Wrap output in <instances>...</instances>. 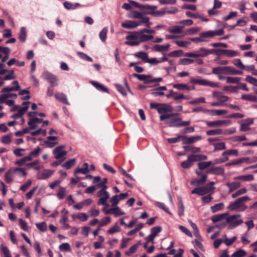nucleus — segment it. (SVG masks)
I'll return each mask as SVG.
<instances>
[{
    "label": "nucleus",
    "mask_w": 257,
    "mask_h": 257,
    "mask_svg": "<svg viewBox=\"0 0 257 257\" xmlns=\"http://www.w3.org/2000/svg\"><path fill=\"white\" fill-rule=\"evenodd\" d=\"M250 198L247 196L241 197L236 199L234 202L230 203L227 209L230 211H243L247 208L244 202L250 200Z\"/></svg>",
    "instance_id": "obj_1"
},
{
    "label": "nucleus",
    "mask_w": 257,
    "mask_h": 257,
    "mask_svg": "<svg viewBox=\"0 0 257 257\" xmlns=\"http://www.w3.org/2000/svg\"><path fill=\"white\" fill-rule=\"evenodd\" d=\"M125 39L127 40L124 42L126 45L130 46H138L141 43L140 41V30L138 31L131 32L129 33V35L126 36Z\"/></svg>",
    "instance_id": "obj_2"
},
{
    "label": "nucleus",
    "mask_w": 257,
    "mask_h": 257,
    "mask_svg": "<svg viewBox=\"0 0 257 257\" xmlns=\"http://www.w3.org/2000/svg\"><path fill=\"white\" fill-rule=\"evenodd\" d=\"M240 215L239 214L226 216L225 220L228 224V229H232L243 223V220L239 219Z\"/></svg>",
    "instance_id": "obj_3"
},
{
    "label": "nucleus",
    "mask_w": 257,
    "mask_h": 257,
    "mask_svg": "<svg viewBox=\"0 0 257 257\" xmlns=\"http://www.w3.org/2000/svg\"><path fill=\"white\" fill-rule=\"evenodd\" d=\"M97 196L99 197L98 201V205H102L105 207H108L109 204L107 203V201L109 198V194L104 189H101L97 193Z\"/></svg>",
    "instance_id": "obj_4"
},
{
    "label": "nucleus",
    "mask_w": 257,
    "mask_h": 257,
    "mask_svg": "<svg viewBox=\"0 0 257 257\" xmlns=\"http://www.w3.org/2000/svg\"><path fill=\"white\" fill-rule=\"evenodd\" d=\"M17 170H21L23 172V175L24 176H26L27 174V172L26 171V169L23 168H12L10 169L9 171H8L5 175V178L6 180V181L7 183H11L13 178H14V175L16 174Z\"/></svg>",
    "instance_id": "obj_5"
},
{
    "label": "nucleus",
    "mask_w": 257,
    "mask_h": 257,
    "mask_svg": "<svg viewBox=\"0 0 257 257\" xmlns=\"http://www.w3.org/2000/svg\"><path fill=\"white\" fill-rule=\"evenodd\" d=\"M214 189V187H211L209 184H207L204 186L195 188L191 191V193L202 196L210 192Z\"/></svg>",
    "instance_id": "obj_6"
},
{
    "label": "nucleus",
    "mask_w": 257,
    "mask_h": 257,
    "mask_svg": "<svg viewBox=\"0 0 257 257\" xmlns=\"http://www.w3.org/2000/svg\"><path fill=\"white\" fill-rule=\"evenodd\" d=\"M231 123L230 120H218L215 121H207L206 124L208 127H217L222 126H228Z\"/></svg>",
    "instance_id": "obj_7"
},
{
    "label": "nucleus",
    "mask_w": 257,
    "mask_h": 257,
    "mask_svg": "<svg viewBox=\"0 0 257 257\" xmlns=\"http://www.w3.org/2000/svg\"><path fill=\"white\" fill-rule=\"evenodd\" d=\"M65 146L61 145L55 148L53 151V153L54 155V157L56 159H61L65 157L67 152L64 150Z\"/></svg>",
    "instance_id": "obj_8"
},
{
    "label": "nucleus",
    "mask_w": 257,
    "mask_h": 257,
    "mask_svg": "<svg viewBox=\"0 0 257 257\" xmlns=\"http://www.w3.org/2000/svg\"><path fill=\"white\" fill-rule=\"evenodd\" d=\"M240 124L239 131L246 132L250 130V125L253 123V118H249L243 119L239 122Z\"/></svg>",
    "instance_id": "obj_9"
},
{
    "label": "nucleus",
    "mask_w": 257,
    "mask_h": 257,
    "mask_svg": "<svg viewBox=\"0 0 257 257\" xmlns=\"http://www.w3.org/2000/svg\"><path fill=\"white\" fill-rule=\"evenodd\" d=\"M42 77L47 80L52 86L57 85V79L54 75L48 72H44L42 74Z\"/></svg>",
    "instance_id": "obj_10"
},
{
    "label": "nucleus",
    "mask_w": 257,
    "mask_h": 257,
    "mask_svg": "<svg viewBox=\"0 0 257 257\" xmlns=\"http://www.w3.org/2000/svg\"><path fill=\"white\" fill-rule=\"evenodd\" d=\"M202 137L200 136L188 137L186 136H182V141L184 144H190L201 140Z\"/></svg>",
    "instance_id": "obj_11"
},
{
    "label": "nucleus",
    "mask_w": 257,
    "mask_h": 257,
    "mask_svg": "<svg viewBox=\"0 0 257 257\" xmlns=\"http://www.w3.org/2000/svg\"><path fill=\"white\" fill-rule=\"evenodd\" d=\"M54 173V171L51 170H44L42 172H39L37 174V178L38 179H46L51 177Z\"/></svg>",
    "instance_id": "obj_12"
},
{
    "label": "nucleus",
    "mask_w": 257,
    "mask_h": 257,
    "mask_svg": "<svg viewBox=\"0 0 257 257\" xmlns=\"http://www.w3.org/2000/svg\"><path fill=\"white\" fill-rule=\"evenodd\" d=\"M212 94L213 96L218 100L222 105H223L224 103L227 101L229 99L228 97L222 95L221 93L219 92L213 91Z\"/></svg>",
    "instance_id": "obj_13"
},
{
    "label": "nucleus",
    "mask_w": 257,
    "mask_h": 257,
    "mask_svg": "<svg viewBox=\"0 0 257 257\" xmlns=\"http://www.w3.org/2000/svg\"><path fill=\"white\" fill-rule=\"evenodd\" d=\"M140 19L139 21H135V25H137V27L141 25H145L147 27H150L152 25V23L150 22L149 18L145 15L141 18Z\"/></svg>",
    "instance_id": "obj_14"
},
{
    "label": "nucleus",
    "mask_w": 257,
    "mask_h": 257,
    "mask_svg": "<svg viewBox=\"0 0 257 257\" xmlns=\"http://www.w3.org/2000/svg\"><path fill=\"white\" fill-rule=\"evenodd\" d=\"M173 110V108L170 105L165 103L160 104V106L158 109V112L160 114L172 112Z\"/></svg>",
    "instance_id": "obj_15"
},
{
    "label": "nucleus",
    "mask_w": 257,
    "mask_h": 257,
    "mask_svg": "<svg viewBox=\"0 0 257 257\" xmlns=\"http://www.w3.org/2000/svg\"><path fill=\"white\" fill-rule=\"evenodd\" d=\"M90 172L88 168V164L87 163H84L82 165V167L81 168H77L74 172V174L75 176L78 173H81L83 174H87Z\"/></svg>",
    "instance_id": "obj_16"
},
{
    "label": "nucleus",
    "mask_w": 257,
    "mask_h": 257,
    "mask_svg": "<svg viewBox=\"0 0 257 257\" xmlns=\"http://www.w3.org/2000/svg\"><path fill=\"white\" fill-rule=\"evenodd\" d=\"M225 74L228 75H242L243 72L241 71L234 69L230 66L224 67Z\"/></svg>",
    "instance_id": "obj_17"
},
{
    "label": "nucleus",
    "mask_w": 257,
    "mask_h": 257,
    "mask_svg": "<svg viewBox=\"0 0 257 257\" xmlns=\"http://www.w3.org/2000/svg\"><path fill=\"white\" fill-rule=\"evenodd\" d=\"M184 28V26H173L168 29V32L172 34H180L182 32V30Z\"/></svg>",
    "instance_id": "obj_18"
},
{
    "label": "nucleus",
    "mask_w": 257,
    "mask_h": 257,
    "mask_svg": "<svg viewBox=\"0 0 257 257\" xmlns=\"http://www.w3.org/2000/svg\"><path fill=\"white\" fill-rule=\"evenodd\" d=\"M226 185L229 188V192H231L238 188L241 186V183L239 182L234 181L232 182H227L226 183Z\"/></svg>",
    "instance_id": "obj_19"
},
{
    "label": "nucleus",
    "mask_w": 257,
    "mask_h": 257,
    "mask_svg": "<svg viewBox=\"0 0 257 257\" xmlns=\"http://www.w3.org/2000/svg\"><path fill=\"white\" fill-rule=\"evenodd\" d=\"M121 25L123 28L132 29L137 28V25H135V21L126 20L125 22L122 23Z\"/></svg>",
    "instance_id": "obj_20"
},
{
    "label": "nucleus",
    "mask_w": 257,
    "mask_h": 257,
    "mask_svg": "<svg viewBox=\"0 0 257 257\" xmlns=\"http://www.w3.org/2000/svg\"><path fill=\"white\" fill-rule=\"evenodd\" d=\"M140 43H143L152 40L154 37L152 35H148L145 34V32L142 29L140 30Z\"/></svg>",
    "instance_id": "obj_21"
},
{
    "label": "nucleus",
    "mask_w": 257,
    "mask_h": 257,
    "mask_svg": "<svg viewBox=\"0 0 257 257\" xmlns=\"http://www.w3.org/2000/svg\"><path fill=\"white\" fill-rule=\"evenodd\" d=\"M198 84L204 86H209L211 87H218V84L207 81L205 79H199Z\"/></svg>",
    "instance_id": "obj_22"
},
{
    "label": "nucleus",
    "mask_w": 257,
    "mask_h": 257,
    "mask_svg": "<svg viewBox=\"0 0 257 257\" xmlns=\"http://www.w3.org/2000/svg\"><path fill=\"white\" fill-rule=\"evenodd\" d=\"M181 121L182 119L180 117L171 118L166 120L165 123L169 124L170 126L176 127V125L178 124Z\"/></svg>",
    "instance_id": "obj_23"
},
{
    "label": "nucleus",
    "mask_w": 257,
    "mask_h": 257,
    "mask_svg": "<svg viewBox=\"0 0 257 257\" xmlns=\"http://www.w3.org/2000/svg\"><path fill=\"white\" fill-rule=\"evenodd\" d=\"M227 215L228 213L217 214L212 216L211 218V220L212 222L214 223L222 221L223 219L225 220V218L226 216H227Z\"/></svg>",
    "instance_id": "obj_24"
},
{
    "label": "nucleus",
    "mask_w": 257,
    "mask_h": 257,
    "mask_svg": "<svg viewBox=\"0 0 257 257\" xmlns=\"http://www.w3.org/2000/svg\"><path fill=\"white\" fill-rule=\"evenodd\" d=\"M193 159L191 155H189L187 160L182 162L181 164V166L184 169H187L190 168L193 163Z\"/></svg>",
    "instance_id": "obj_25"
},
{
    "label": "nucleus",
    "mask_w": 257,
    "mask_h": 257,
    "mask_svg": "<svg viewBox=\"0 0 257 257\" xmlns=\"http://www.w3.org/2000/svg\"><path fill=\"white\" fill-rule=\"evenodd\" d=\"M207 178V176L206 175H203L202 176L201 178L200 179H195L192 180L191 182V184L194 186H197L199 185L203 184L206 181Z\"/></svg>",
    "instance_id": "obj_26"
},
{
    "label": "nucleus",
    "mask_w": 257,
    "mask_h": 257,
    "mask_svg": "<svg viewBox=\"0 0 257 257\" xmlns=\"http://www.w3.org/2000/svg\"><path fill=\"white\" fill-rule=\"evenodd\" d=\"M55 98L59 101L65 103L66 104H69L67 101V97L66 95L63 93H56L54 95Z\"/></svg>",
    "instance_id": "obj_27"
},
{
    "label": "nucleus",
    "mask_w": 257,
    "mask_h": 257,
    "mask_svg": "<svg viewBox=\"0 0 257 257\" xmlns=\"http://www.w3.org/2000/svg\"><path fill=\"white\" fill-rule=\"evenodd\" d=\"M234 180H241L244 181H250L254 180L252 175H241L233 178Z\"/></svg>",
    "instance_id": "obj_28"
},
{
    "label": "nucleus",
    "mask_w": 257,
    "mask_h": 257,
    "mask_svg": "<svg viewBox=\"0 0 257 257\" xmlns=\"http://www.w3.org/2000/svg\"><path fill=\"white\" fill-rule=\"evenodd\" d=\"M91 83L98 90L100 91L105 92L106 93H109V91L108 89L104 87L103 85L96 82L95 81H91Z\"/></svg>",
    "instance_id": "obj_29"
},
{
    "label": "nucleus",
    "mask_w": 257,
    "mask_h": 257,
    "mask_svg": "<svg viewBox=\"0 0 257 257\" xmlns=\"http://www.w3.org/2000/svg\"><path fill=\"white\" fill-rule=\"evenodd\" d=\"M143 7L142 10H145L146 14L152 15L151 12H154V10L157 9V6H156L145 5H143Z\"/></svg>",
    "instance_id": "obj_30"
},
{
    "label": "nucleus",
    "mask_w": 257,
    "mask_h": 257,
    "mask_svg": "<svg viewBox=\"0 0 257 257\" xmlns=\"http://www.w3.org/2000/svg\"><path fill=\"white\" fill-rule=\"evenodd\" d=\"M170 47V45L169 44L163 45H156L154 46V49L157 52H163L168 50Z\"/></svg>",
    "instance_id": "obj_31"
},
{
    "label": "nucleus",
    "mask_w": 257,
    "mask_h": 257,
    "mask_svg": "<svg viewBox=\"0 0 257 257\" xmlns=\"http://www.w3.org/2000/svg\"><path fill=\"white\" fill-rule=\"evenodd\" d=\"M223 237L224 238V243L228 246L231 245L237 239L236 236H233L230 239H229L227 237V235L226 234H224L223 235Z\"/></svg>",
    "instance_id": "obj_32"
},
{
    "label": "nucleus",
    "mask_w": 257,
    "mask_h": 257,
    "mask_svg": "<svg viewBox=\"0 0 257 257\" xmlns=\"http://www.w3.org/2000/svg\"><path fill=\"white\" fill-rule=\"evenodd\" d=\"M17 95L14 93H4L0 95V103H3L9 97L16 98Z\"/></svg>",
    "instance_id": "obj_33"
},
{
    "label": "nucleus",
    "mask_w": 257,
    "mask_h": 257,
    "mask_svg": "<svg viewBox=\"0 0 257 257\" xmlns=\"http://www.w3.org/2000/svg\"><path fill=\"white\" fill-rule=\"evenodd\" d=\"M208 172L215 174V175H220L222 174L224 172V168L220 167H217L213 168L211 169Z\"/></svg>",
    "instance_id": "obj_34"
},
{
    "label": "nucleus",
    "mask_w": 257,
    "mask_h": 257,
    "mask_svg": "<svg viewBox=\"0 0 257 257\" xmlns=\"http://www.w3.org/2000/svg\"><path fill=\"white\" fill-rule=\"evenodd\" d=\"M214 164L211 161L202 162L198 164V166L200 170H204L210 166H213Z\"/></svg>",
    "instance_id": "obj_35"
},
{
    "label": "nucleus",
    "mask_w": 257,
    "mask_h": 257,
    "mask_svg": "<svg viewBox=\"0 0 257 257\" xmlns=\"http://www.w3.org/2000/svg\"><path fill=\"white\" fill-rule=\"evenodd\" d=\"M107 32V28L105 27L100 31L99 34V38L102 42H105L106 40Z\"/></svg>",
    "instance_id": "obj_36"
},
{
    "label": "nucleus",
    "mask_w": 257,
    "mask_h": 257,
    "mask_svg": "<svg viewBox=\"0 0 257 257\" xmlns=\"http://www.w3.org/2000/svg\"><path fill=\"white\" fill-rule=\"evenodd\" d=\"M134 56L136 58H139L141 59L142 60L144 61L145 62H147V61L148 58V54L146 52H139L136 53L134 54Z\"/></svg>",
    "instance_id": "obj_37"
},
{
    "label": "nucleus",
    "mask_w": 257,
    "mask_h": 257,
    "mask_svg": "<svg viewBox=\"0 0 257 257\" xmlns=\"http://www.w3.org/2000/svg\"><path fill=\"white\" fill-rule=\"evenodd\" d=\"M239 53L234 50L225 49L224 55L228 57H233L238 56Z\"/></svg>",
    "instance_id": "obj_38"
},
{
    "label": "nucleus",
    "mask_w": 257,
    "mask_h": 257,
    "mask_svg": "<svg viewBox=\"0 0 257 257\" xmlns=\"http://www.w3.org/2000/svg\"><path fill=\"white\" fill-rule=\"evenodd\" d=\"M246 255V251L242 249H239L235 251L230 257H245Z\"/></svg>",
    "instance_id": "obj_39"
},
{
    "label": "nucleus",
    "mask_w": 257,
    "mask_h": 257,
    "mask_svg": "<svg viewBox=\"0 0 257 257\" xmlns=\"http://www.w3.org/2000/svg\"><path fill=\"white\" fill-rule=\"evenodd\" d=\"M241 99L248 100L251 102L257 101V97L255 95L251 94H243L241 96Z\"/></svg>",
    "instance_id": "obj_40"
},
{
    "label": "nucleus",
    "mask_w": 257,
    "mask_h": 257,
    "mask_svg": "<svg viewBox=\"0 0 257 257\" xmlns=\"http://www.w3.org/2000/svg\"><path fill=\"white\" fill-rule=\"evenodd\" d=\"M223 133L222 130L220 128L209 130L206 132V134L208 136L219 135L223 134Z\"/></svg>",
    "instance_id": "obj_41"
},
{
    "label": "nucleus",
    "mask_w": 257,
    "mask_h": 257,
    "mask_svg": "<svg viewBox=\"0 0 257 257\" xmlns=\"http://www.w3.org/2000/svg\"><path fill=\"white\" fill-rule=\"evenodd\" d=\"M227 83L238 84L239 83L241 78L238 77H226Z\"/></svg>",
    "instance_id": "obj_42"
},
{
    "label": "nucleus",
    "mask_w": 257,
    "mask_h": 257,
    "mask_svg": "<svg viewBox=\"0 0 257 257\" xmlns=\"http://www.w3.org/2000/svg\"><path fill=\"white\" fill-rule=\"evenodd\" d=\"M191 156L194 162L206 160L207 159L206 156L203 155H191Z\"/></svg>",
    "instance_id": "obj_43"
},
{
    "label": "nucleus",
    "mask_w": 257,
    "mask_h": 257,
    "mask_svg": "<svg viewBox=\"0 0 257 257\" xmlns=\"http://www.w3.org/2000/svg\"><path fill=\"white\" fill-rule=\"evenodd\" d=\"M173 87L179 90H189L190 89V88L186 84L179 83V84H175L173 85Z\"/></svg>",
    "instance_id": "obj_44"
},
{
    "label": "nucleus",
    "mask_w": 257,
    "mask_h": 257,
    "mask_svg": "<svg viewBox=\"0 0 257 257\" xmlns=\"http://www.w3.org/2000/svg\"><path fill=\"white\" fill-rule=\"evenodd\" d=\"M76 160L75 159H72L71 160H70L66 162H65L64 164H63L62 166L63 167H65L67 169H69L72 167H73L76 163Z\"/></svg>",
    "instance_id": "obj_45"
},
{
    "label": "nucleus",
    "mask_w": 257,
    "mask_h": 257,
    "mask_svg": "<svg viewBox=\"0 0 257 257\" xmlns=\"http://www.w3.org/2000/svg\"><path fill=\"white\" fill-rule=\"evenodd\" d=\"M140 244V243H138L132 246L129 248L128 250L125 252V254L129 256L131 255L132 254L135 253L137 251Z\"/></svg>",
    "instance_id": "obj_46"
},
{
    "label": "nucleus",
    "mask_w": 257,
    "mask_h": 257,
    "mask_svg": "<svg viewBox=\"0 0 257 257\" xmlns=\"http://www.w3.org/2000/svg\"><path fill=\"white\" fill-rule=\"evenodd\" d=\"M184 149L186 151H191L193 153L199 152L200 148L198 147H193L191 146H185L183 147Z\"/></svg>",
    "instance_id": "obj_47"
},
{
    "label": "nucleus",
    "mask_w": 257,
    "mask_h": 257,
    "mask_svg": "<svg viewBox=\"0 0 257 257\" xmlns=\"http://www.w3.org/2000/svg\"><path fill=\"white\" fill-rule=\"evenodd\" d=\"M184 55L183 51L181 50H175L169 53L168 54L169 57H178Z\"/></svg>",
    "instance_id": "obj_48"
},
{
    "label": "nucleus",
    "mask_w": 257,
    "mask_h": 257,
    "mask_svg": "<svg viewBox=\"0 0 257 257\" xmlns=\"http://www.w3.org/2000/svg\"><path fill=\"white\" fill-rule=\"evenodd\" d=\"M247 192V189L246 188L243 187L242 188L238 190H237L235 193L232 194L231 197L232 198H235L240 195L245 194Z\"/></svg>",
    "instance_id": "obj_49"
},
{
    "label": "nucleus",
    "mask_w": 257,
    "mask_h": 257,
    "mask_svg": "<svg viewBox=\"0 0 257 257\" xmlns=\"http://www.w3.org/2000/svg\"><path fill=\"white\" fill-rule=\"evenodd\" d=\"M224 207V204L223 203H219L218 204H216L214 205L211 207V210L213 213H215L217 211H218Z\"/></svg>",
    "instance_id": "obj_50"
},
{
    "label": "nucleus",
    "mask_w": 257,
    "mask_h": 257,
    "mask_svg": "<svg viewBox=\"0 0 257 257\" xmlns=\"http://www.w3.org/2000/svg\"><path fill=\"white\" fill-rule=\"evenodd\" d=\"M198 57H203L207 56V49L204 47L200 48L196 51Z\"/></svg>",
    "instance_id": "obj_51"
},
{
    "label": "nucleus",
    "mask_w": 257,
    "mask_h": 257,
    "mask_svg": "<svg viewBox=\"0 0 257 257\" xmlns=\"http://www.w3.org/2000/svg\"><path fill=\"white\" fill-rule=\"evenodd\" d=\"M26 38V30L25 27L21 28L19 33V39L22 42H24Z\"/></svg>",
    "instance_id": "obj_52"
},
{
    "label": "nucleus",
    "mask_w": 257,
    "mask_h": 257,
    "mask_svg": "<svg viewBox=\"0 0 257 257\" xmlns=\"http://www.w3.org/2000/svg\"><path fill=\"white\" fill-rule=\"evenodd\" d=\"M200 36L203 37V39L207 38H213L215 36L214 31H208L205 32L201 33Z\"/></svg>",
    "instance_id": "obj_53"
},
{
    "label": "nucleus",
    "mask_w": 257,
    "mask_h": 257,
    "mask_svg": "<svg viewBox=\"0 0 257 257\" xmlns=\"http://www.w3.org/2000/svg\"><path fill=\"white\" fill-rule=\"evenodd\" d=\"M67 220H68L67 215H63L62 216L61 219L59 221L60 223L64 226V228L65 229H68L70 227V225L67 223Z\"/></svg>",
    "instance_id": "obj_54"
},
{
    "label": "nucleus",
    "mask_w": 257,
    "mask_h": 257,
    "mask_svg": "<svg viewBox=\"0 0 257 257\" xmlns=\"http://www.w3.org/2000/svg\"><path fill=\"white\" fill-rule=\"evenodd\" d=\"M112 214L115 217L124 214V212L122 211L118 206L113 207Z\"/></svg>",
    "instance_id": "obj_55"
},
{
    "label": "nucleus",
    "mask_w": 257,
    "mask_h": 257,
    "mask_svg": "<svg viewBox=\"0 0 257 257\" xmlns=\"http://www.w3.org/2000/svg\"><path fill=\"white\" fill-rule=\"evenodd\" d=\"M194 60L189 58H182L180 59L179 63L181 65H187L193 63Z\"/></svg>",
    "instance_id": "obj_56"
},
{
    "label": "nucleus",
    "mask_w": 257,
    "mask_h": 257,
    "mask_svg": "<svg viewBox=\"0 0 257 257\" xmlns=\"http://www.w3.org/2000/svg\"><path fill=\"white\" fill-rule=\"evenodd\" d=\"M21 88L20 86H15L11 87H5L2 90V92H7L13 91H17Z\"/></svg>",
    "instance_id": "obj_57"
},
{
    "label": "nucleus",
    "mask_w": 257,
    "mask_h": 257,
    "mask_svg": "<svg viewBox=\"0 0 257 257\" xmlns=\"http://www.w3.org/2000/svg\"><path fill=\"white\" fill-rule=\"evenodd\" d=\"M79 3H75L74 4H71L68 2H65L64 3V6L66 9L71 10V9H75L77 7L79 6Z\"/></svg>",
    "instance_id": "obj_58"
},
{
    "label": "nucleus",
    "mask_w": 257,
    "mask_h": 257,
    "mask_svg": "<svg viewBox=\"0 0 257 257\" xmlns=\"http://www.w3.org/2000/svg\"><path fill=\"white\" fill-rule=\"evenodd\" d=\"M214 151L222 150L226 149L225 144L223 142L215 143L213 144Z\"/></svg>",
    "instance_id": "obj_59"
},
{
    "label": "nucleus",
    "mask_w": 257,
    "mask_h": 257,
    "mask_svg": "<svg viewBox=\"0 0 257 257\" xmlns=\"http://www.w3.org/2000/svg\"><path fill=\"white\" fill-rule=\"evenodd\" d=\"M12 135H7L4 136L1 140V142L5 144H9L12 142Z\"/></svg>",
    "instance_id": "obj_60"
},
{
    "label": "nucleus",
    "mask_w": 257,
    "mask_h": 257,
    "mask_svg": "<svg viewBox=\"0 0 257 257\" xmlns=\"http://www.w3.org/2000/svg\"><path fill=\"white\" fill-rule=\"evenodd\" d=\"M175 43L178 46L181 47H186L191 44L190 42L185 41H176Z\"/></svg>",
    "instance_id": "obj_61"
},
{
    "label": "nucleus",
    "mask_w": 257,
    "mask_h": 257,
    "mask_svg": "<svg viewBox=\"0 0 257 257\" xmlns=\"http://www.w3.org/2000/svg\"><path fill=\"white\" fill-rule=\"evenodd\" d=\"M9 74L6 75L4 78V80H12L16 78V76L14 73V71L13 70H10L9 72Z\"/></svg>",
    "instance_id": "obj_62"
},
{
    "label": "nucleus",
    "mask_w": 257,
    "mask_h": 257,
    "mask_svg": "<svg viewBox=\"0 0 257 257\" xmlns=\"http://www.w3.org/2000/svg\"><path fill=\"white\" fill-rule=\"evenodd\" d=\"M59 249L61 251H68L71 250V247L69 243H63L59 245Z\"/></svg>",
    "instance_id": "obj_63"
},
{
    "label": "nucleus",
    "mask_w": 257,
    "mask_h": 257,
    "mask_svg": "<svg viewBox=\"0 0 257 257\" xmlns=\"http://www.w3.org/2000/svg\"><path fill=\"white\" fill-rule=\"evenodd\" d=\"M245 80L248 83L257 86V79L250 76H247L245 78Z\"/></svg>",
    "instance_id": "obj_64"
}]
</instances>
